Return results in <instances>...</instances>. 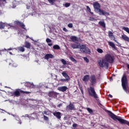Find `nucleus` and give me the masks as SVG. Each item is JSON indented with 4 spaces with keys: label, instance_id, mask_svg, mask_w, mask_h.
Wrapping results in <instances>:
<instances>
[{
    "label": "nucleus",
    "instance_id": "ddd939ff",
    "mask_svg": "<svg viewBox=\"0 0 129 129\" xmlns=\"http://www.w3.org/2000/svg\"><path fill=\"white\" fill-rule=\"evenodd\" d=\"M67 108L70 110H75V106L72 103H70V104L67 106Z\"/></svg>",
    "mask_w": 129,
    "mask_h": 129
},
{
    "label": "nucleus",
    "instance_id": "9b49d317",
    "mask_svg": "<svg viewBox=\"0 0 129 129\" xmlns=\"http://www.w3.org/2000/svg\"><path fill=\"white\" fill-rule=\"evenodd\" d=\"M15 25H18V26H20V27H21V28H22V29H24V30H25L26 31H27V29H26L25 24H24L23 23L19 21H15Z\"/></svg>",
    "mask_w": 129,
    "mask_h": 129
},
{
    "label": "nucleus",
    "instance_id": "f704fd0d",
    "mask_svg": "<svg viewBox=\"0 0 129 129\" xmlns=\"http://www.w3.org/2000/svg\"><path fill=\"white\" fill-rule=\"evenodd\" d=\"M43 117H44V120H49V118L48 117V116L44 115Z\"/></svg>",
    "mask_w": 129,
    "mask_h": 129
},
{
    "label": "nucleus",
    "instance_id": "20e7f679",
    "mask_svg": "<svg viewBox=\"0 0 129 129\" xmlns=\"http://www.w3.org/2000/svg\"><path fill=\"white\" fill-rule=\"evenodd\" d=\"M88 92L89 96H91V97H93L95 99L98 98V95H97L96 92H95L94 87L90 86L89 88H88Z\"/></svg>",
    "mask_w": 129,
    "mask_h": 129
},
{
    "label": "nucleus",
    "instance_id": "8fccbe9b",
    "mask_svg": "<svg viewBox=\"0 0 129 129\" xmlns=\"http://www.w3.org/2000/svg\"><path fill=\"white\" fill-rule=\"evenodd\" d=\"M19 123H20V124H22V122H21V121H20V122H19Z\"/></svg>",
    "mask_w": 129,
    "mask_h": 129
},
{
    "label": "nucleus",
    "instance_id": "4468645a",
    "mask_svg": "<svg viewBox=\"0 0 129 129\" xmlns=\"http://www.w3.org/2000/svg\"><path fill=\"white\" fill-rule=\"evenodd\" d=\"M53 115L56 116V118H58V119H61V112L55 111L53 113Z\"/></svg>",
    "mask_w": 129,
    "mask_h": 129
},
{
    "label": "nucleus",
    "instance_id": "412c9836",
    "mask_svg": "<svg viewBox=\"0 0 129 129\" xmlns=\"http://www.w3.org/2000/svg\"><path fill=\"white\" fill-rule=\"evenodd\" d=\"M99 25H100V26H101V27H102L103 28H104V29H105L106 28V26H105V23H104V21H99Z\"/></svg>",
    "mask_w": 129,
    "mask_h": 129
},
{
    "label": "nucleus",
    "instance_id": "b1692460",
    "mask_svg": "<svg viewBox=\"0 0 129 129\" xmlns=\"http://www.w3.org/2000/svg\"><path fill=\"white\" fill-rule=\"evenodd\" d=\"M53 49H54V50H59L60 49V46L58 45H54L53 46Z\"/></svg>",
    "mask_w": 129,
    "mask_h": 129
},
{
    "label": "nucleus",
    "instance_id": "3c124183",
    "mask_svg": "<svg viewBox=\"0 0 129 129\" xmlns=\"http://www.w3.org/2000/svg\"><path fill=\"white\" fill-rule=\"evenodd\" d=\"M3 120H7V119H4Z\"/></svg>",
    "mask_w": 129,
    "mask_h": 129
},
{
    "label": "nucleus",
    "instance_id": "c85d7f7f",
    "mask_svg": "<svg viewBox=\"0 0 129 129\" xmlns=\"http://www.w3.org/2000/svg\"><path fill=\"white\" fill-rule=\"evenodd\" d=\"M122 30H124V31H125V32H126V33L129 34V28H128L124 27L122 28Z\"/></svg>",
    "mask_w": 129,
    "mask_h": 129
},
{
    "label": "nucleus",
    "instance_id": "bb28decb",
    "mask_svg": "<svg viewBox=\"0 0 129 129\" xmlns=\"http://www.w3.org/2000/svg\"><path fill=\"white\" fill-rule=\"evenodd\" d=\"M18 50L20 51V52H25V48L23 46L19 47Z\"/></svg>",
    "mask_w": 129,
    "mask_h": 129
},
{
    "label": "nucleus",
    "instance_id": "4be33fe9",
    "mask_svg": "<svg viewBox=\"0 0 129 129\" xmlns=\"http://www.w3.org/2000/svg\"><path fill=\"white\" fill-rule=\"evenodd\" d=\"M71 40H72L73 42H76L78 41V39H77V37L75 36H72L71 37Z\"/></svg>",
    "mask_w": 129,
    "mask_h": 129
},
{
    "label": "nucleus",
    "instance_id": "2eb2a0df",
    "mask_svg": "<svg viewBox=\"0 0 129 129\" xmlns=\"http://www.w3.org/2000/svg\"><path fill=\"white\" fill-rule=\"evenodd\" d=\"M5 28L10 29L11 26L9 25H6V24H5L4 23H0V29H5Z\"/></svg>",
    "mask_w": 129,
    "mask_h": 129
},
{
    "label": "nucleus",
    "instance_id": "f3484780",
    "mask_svg": "<svg viewBox=\"0 0 129 129\" xmlns=\"http://www.w3.org/2000/svg\"><path fill=\"white\" fill-rule=\"evenodd\" d=\"M67 89H68V88L66 86H62L59 88V91H61L62 92H65Z\"/></svg>",
    "mask_w": 129,
    "mask_h": 129
},
{
    "label": "nucleus",
    "instance_id": "de8ad7c7",
    "mask_svg": "<svg viewBox=\"0 0 129 129\" xmlns=\"http://www.w3.org/2000/svg\"><path fill=\"white\" fill-rule=\"evenodd\" d=\"M25 116H26L27 117H29V115L26 114V115H25Z\"/></svg>",
    "mask_w": 129,
    "mask_h": 129
},
{
    "label": "nucleus",
    "instance_id": "393cba45",
    "mask_svg": "<svg viewBox=\"0 0 129 129\" xmlns=\"http://www.w3.org/2000/svg\"><path fill=\"white\" fill-rule=\"evenodd\" d=\"M87 11L89 12V13H90L92 15H93V12H91V9H90V8L89 6H86Z\"/></svg>",
    "mask_w": 129,
    "mask_h": 129
},
{
    "label": "nucleus",
    "instance_id": "dca6fc26",
    "mask_svg": "<svg viewBox=\"0 0 129 129\" xmlns=\"http://www.w3.org/2000/svg\"><path fill=\"white\" fill-rule=\"evenodd\" d=\"M54 58V55L53 54L49 53V54H46L44 56V59H46V60H49L50 58Z\"/></svg>",
    "mask_w": 129,
    "mask_h": 129
},
{
    "label": "nucleus",
    "instance_id": "9d476101",
    "mask_svg": "<svg viewBox=\"0 0 129 129\" xmlns=\"http://www.w3.org/2000/svg\"><path fill=\"white\" fill-rule=\"evenodd\" d=\"M108 34V37L109 38H111V40H113V41H114V42L116 43H118L117 40H115V37H114V35H113V33H112V32L109 31Z\"/></svg>",
    "mask_w": 129,
    "mask_h": 129
},
{
    "label": "nucleus",
    "instance_id": "58836bf2",
    "mask_svg": "<svg viewBox=\"0 0 129 129\" xmlns=\"http://www.w3.org/2000/svg\"><path fill=\"white\" fill-rule=\"evenodd\" d=\"M80 90H81V92L82 93V94H84V92H83V89L82 88V87H81L80 88Z\"/></svg>",
    "mask_w": 129,
    "mask_h": 129
},
{
    "label": "nucleus",
    "instance_id": "a18cd8bd",
    "mask_svg": "<svg viewBox=\"0 0 129 129\" xmlns=\"http://www.w3.org/2000/svg\"><path fill=\"white\" fill-rule=\"evenodd\" d=\"M9 54H10V55H13V53H12V52L9 51Z\"/></svg>",
    "mask_w": 129,
    "mask_h": 129
},
{
    "label": "nucleus",
    "instance_id": "4c0bfd02",
    "mask_svg": "<svg viewBox=\"0 0 129 129\" xmlns=\"http://www.w3.org/2000/svg\"><path fill=\"white\" fill-rule=\"evenodd\" d=\"M12 50H13V48H8L7 49H5V51H7V52H9V51H12Z\"/></svg>",
    "mask_w": 129,
    "mask_h": 129
},
{
    "label": "nucleus",
    "instance_id": "a19ab883",
    "mask_svg": "<svg viewBox=\"0 0 129 129\" xmlns=\"http://www.w3.org/2000/svg\"><path fill=\"white\" fill-rule=\"evenodd\" d=\"M73 127H76L77 126V124H76V123H74V124H73Z\"/></svg>",
    "mask_w": 129,
    "mask_h": 129
},
{
    "label": "nucleus",
    "instance_id": "423d86ee",
    "mask_svg": "<svg viewBox=\"0 0 129 129\" xmlns=\"http://www.w3.org/2000/svg\"><path fill=\"white\" fill-rule=\"evenodd\" d=\"M61 74L62 76H63V77L66 78V79H61L60 80H59V81H60L61 82H65L66 81H69V80H70V77H69L68 74L66 73V72H62Z\"/></svg>",
    "mask_w": 129,
    "mask_h": 129
},
{
    "label": "nucleus",
    "instance_id": "aec40b11",
    "mask_svg": "<svg viewBox=\"0 0 129 129\" xmlns=\"http://www.w3.org/2000/svg\"><path fill=\"white\" fill-rule=\"evenodd\" d=\"M89 75H86L85 76H84V78L83 79V81H85L86 82H87L88 80H89Z\"/></svg>",
    "mask_w": 129,
    "mask_h": 129
},
{
    "label": "nucleus",
    "instance_id": "e433bc0d",
    "mask_svg": "<svg viewBox=\"0 0 129 129\" xmlns=\"http://www.w3.org/2000/svg\"><path fill=\"white\" fill-rule=\"evenodd\" d=\"M70 5H71L70 3H66L64 6H65L66 8H68V7H70Z\"/></svg>",
    "mask_w": 129,
    "mask_h": 129
},
{
    "label": "nucleus",
    "instance_id": "0eeeda50",
    "mask_svg": "<svg viewBox=\"0 0 129 129\" xmlns=\"http://www.w3.org/2000/svg\"><path fill=\"white\" fill-rule=\"evenodd\" d=\"M90 82H91V85H92V86H93V85H94V84H96V77H95V75H92L90 76Z\"/></svg>",
    "mask_w": 129,
    "mask_h": 129
},
{
    "label": "nucleus",
    "instance_id": "49530a36",
    "mask_svg": "<svg viewBox=\"0 0 129 129\" xmlns=\"http://www.w3.org/2000/svg\"><path fill=\"white\" fill-rule=\"evenodd\" d=\"M44 114H47V111H44Z\"/></svg>",
    "mask_w": 129,
    "mask_h": 129
},
{
    "label": "nucleus",
    "instance_id": "a878e982",
    "mask_svg": "<svg viewBox=\"0 0 129 129\" xmlns=\"http://www.w3.org/2000/svg\"><path fill=\"white\" fill-rule=\"evenodd\" d=\"M87 110L88 111L89 113L92 114L93 113V110L90 108H86Z\"/></svg>",
    "mask_w": 129,
    "mask_h": 129
},
{
    "label": "nucleus",
    "instance_id": "c756f323",
    "mask_svg": "<svg viewBox=\"0 0 129 129\" xmlns=\"http://www.w3.org/2000/svg\"><path fill=\"white\" fill-rule=\"evenodd\" d=\"M97 51L98 53H100V54L103 53V50L101 48H97Z\"/></svg>",
    "mask_w": 129,
    "mask_h": 129
},
{
    "label": "nucleus",
    "instance_id": "5701e85b",
    "mask_svg": "<svg viewBox=\"0 0 129 129\" xmlns=\"http://www.w3.org/2000/svg\"><path fill=\"white\" fill-rule=\"evenodd\" d=\"M108 44H109V46L112 47V48H113V49H115V48H116L115 45L114 44V43L113 42H112L111 41H109Z\"/></svg>",
    "mask_w": 129,
    "mask_h": 129
},
{
    "label": "nucleus",
    "instance_id": "c03bdc74",
    "mask_svg": "<svg viewBox=\"0 0 129 129\" xmlns=\"http://www.w3.org/2000/svg\"><path fill=\"white\" fill-rule=\"evenodd\" d=\"M109 97H110V98H112V95H111V94H109Z\"/></svg>",
    "mask_w": 129,
    "mask_h": 129
},
{
    "label": "nucleus",
    "instance_id": "39448f33",
    "mask_svg": "<svg viewBox=\"0 0 129 129\" xmlns=\"http://www.w3.org/2000/svg\"><path fill=\"white\" fill-rule=\"evenodd\" d=\"M21 93L22 94H29L31 93L30 92L28 91H25L23 90H16L15 91L13 92L12 93V96H16V97H19L20 95H21Z\"/></svg>",
    "mask_w": 129,
    "mask_h": 129
},
{
    "label": "nucleus",
    "instance_id": "7c9ffc66",
    "mask_svg": "<svg viewBox=\"0 0 129 129\" xmlns=\"http://www.w3.org/2000/svg\"><path fill=\"white\" fill-rule=\"evenodd\" d=\"M49 4L54 5V2H56V0H47Z\"/></svg>",
    "mask_w": 129,
    "mask_h": 129
},
{
    "label": "nucleus",
    "instance_id": "f8f14e48",
    "mask_svg": "<svg viewBox=\"0 0 129 129\" xmlns=\"http://www.w3.org/2000/svg\"><path fill=\"white\" fill-rule=\"evenodd\" d=\"M48 96L49 97H57L58 95V93L54 92V91H50L47 94Z\"/></svg>",
    "mask_w": 129,
    "mask_h": 129
},
{
    "label": "nucleus",
    "instance_id": "79ce46f5",
    "mask_svg": "<svg viewBox=\"0 0 129 129\" xmlns=\"http://www.w3.org/2000/svg\"><path fill=\"white\" fill-rule=\"evenodd\" d=\"M53 45V43H48V45L49 46V47H51V46H52Z\"/></svg>",
    "mask_w": 129,
    "mask_h": 129
},
{
    "label": "nucleus",
    "instance_id": "2f4dec72",
    "mask_svg": "<svg viewBox=\"0 0 129 129\" xmlns=\"http://www.w3.org/2000/svg\"><path fill=\"white\" fill-rule=\"evenodd\" d=\"M61 61L63 65H66V64H67L66 60H65V59H61Z\"/></svg>",
    "mask_w": 129,
    "mask_h": 129
},
{
    "label": "nucleus",
    "instance_id": "a211bd4d",
    "mask_svg": "<svg viewBox=\"0 0 129 129\" xmlns=\"http://www.w3.org/2000/svg\"><path fill=\"white\" fill-rule=\"evenodd\" d=\"M25 48H27V49H31V43H30L28 41L25 42V45L24 46Z\"/></svg>",
    "mask_w": 129,
    "mask_h": 129
},
{
    "label": "nucleus",
    "instance_id": "f257e3e1",
    "mask_svg": "<svg viewBox=\"0 0 129 129\" xmlns=\"http://www.w3.org/2000/svg\"><path fill=\"white\" fill-rule=\"evenodd\" d=\"M114 61L113 56L109 54H107L105 55L104 57L102 59L98 60L99 66L101 68H108L109 66V63L112 64Z\"/></svg>",
    "mask_w": 129,
    "mask_h": 129
},
{
    "label": "nucleus",
    "instance_id": "37998d69",
    "mask_svg": "<svg viewBox=\"0 0 129 129\" xmlns=\"http://www.w3.org/2000/svg\"><path fill=\"white\" fill-rule=\"evenodd\" d=\"M61 106H62V104H59L57 105V107H61Z\"/></svg>",
    "mask_w": 129,
    "mask_h": 129
},
{
    "label": "nucleus",
    "instance_id": "6ab92c4d",
    "mask_svg": "<svg viewBox=\"0 0 129 129\" xmlns=\"http://www.w3.org/2000/svg\"><path fill=\"white\" fill-rule=\"evenodd\" d=\"M121 38L123 40H124V41H125L126 42H129V37H127L126 35L124 34L122 35Z\"/></svg>",
    "mask_w": 129,
    "mask_h": 129
},
{
    "label": "nucleus",
    "instance_id": "6e6552de",
    "mask_svg": "<svg viewBox=\"0 0 129 129\" xmlns=\"http://www.w3.org/2000/svg\"><path fill=\"white\" fill-rule=\"evenodd\" d=\"M93 6L94 7V11L96 13L99 11L100 9V5L98 2H95L93 3Z\"/></svg>",
    "mask_w": 129,
    "mask_h": 129
},
{
    "label": "nucleus",
    "instance_id": "cd10ccee",
    "mask_svg": "<svg viewBox=\"0 0 129 129\" xmlns=\"http://www.w3.org/2000/svg\"><path fill=\"white\" fill-rule=\"evenodd\" d=\"M70 59L71 60V61H72V62H74L75 63H77V60H76L74 57L71 56L70 57Z\"/></svg>",
    "mask_w": 129,
    "mask_h": 129
},
{
    "label": "nucleus",
    "instance_id": "09e8293b",
    "mask_svg": "<svg viewBox=\"0 0 129 129\" xmlns=\"http://www.w3.org/2000/svg\"><path fill=\"white\" fill-rule=\"evenodd\" d=\"M27 85H28V86H29V85H31V84H30V83H27Z\"/></svg>",
    "mask_w": 129,
    "mask_h": 129
},
{
    "label": "nucleus",
    "instance_id": "ea45409f",
    "mask_svg": "<svg viewBox=\"0 0 129 129\" xmlns=\"http://www.w3.org/2000/svg\"><path fill=\"white\" fill-rule=\"evenodd\" d=\"M63 31H64V32H68V30H67V29H66V28L65 27L63 28Z\"/></svg>",
    "mask_w": 129,
    "mask_h": 129
},
{
    "label": "nucleus",
    "instance_id": "72a5a7b5",
    "mask_svg": "<svg viewBox=\"0 0 129 129\" xmlns=\"http://www.w3.org/2000/svg\"><path fill=\"white\" fill-rule=\"evenodd\" d=\"M68 27L69 28H73V24L72 23H69L68 25Z\"/></svg>",
    "mask_w": 129,
    "mask_h": 129
},
{
    "label": "nucleus",
    "instance_id": "1a4fd4ad",
    "mask_svg": "<svg viewBox=\"0 0 129 129\" xmlns=\"http://www.w3.org/2000/svg\"><path fill=\"white\" fill-rule=\"evenodd\" d=\"M97 13H99L100 16H109L110 15L109 13L100 9L97 12Z\"/></svg>",
    "mask_w": 129,
    "mask_h": 129
},
{
    "label": "nucleus",
    "instance_id": "7ed1b4c3",
    "mask_svg": "<svg viewBox=\"0 0 129 129\" xmlns=\"http://www.w3.org/2000/svg\"><path fill=\"white\" fill-rule=\"evenodd\" d=\"M71 46L73 49H80L81 52L82 53L89 54L91 52L90 49H89L88 47H86V45L85 44H82L80 45V44H77L73 43L71 44Z\"/></svg>",
    "mask_w": 129,
    "mask_h": 129
},
{
    "label": "nucleus",
    "instance_id": "c9c22d12",
    "mask_svg": "<svg viewBox=\"0 0 129 129\" xmlns=\"http://www.w3.org/2000/svg\"><path fill=\"white\" fill-rule=\"evenodd\" d=\"M84 59L86 61L87 63H88L89 62V59L86 57H84Z\"/></svg>",
    "mask_w": 129,
    "mask_h": 129
},
{
    "label": "nucleus",
    "instance_id": "473e14b6",
    "mask_svg": "<svg viewBox=\"0 0 129 129\" xmlns=\"http://www.w3.org/2000/svg\"><path fill=\"white\" fill-rule=\"evenodd\" d=\"M46 43H52V40L50 39L49 38H46Z\"/></svg>",
    "mask_w": 129,
    "mask_h": 129
},
{
    "label": "nucleus",
    "instance_id": "f03ea898",
    "mask_svg": "<svg viewBox=\"0 0 129 129\" xmlns=\"http://www.w3.org/2000/svg\"><path fill=\"white\" fill-rule=\"evenodd\" d=\"M106 112H107L109 116L111 117V118H112L113 120H115L116 121V120H118L121 124H127V125H128L129 126V121L123 119L121 118V117L116 116L115 114H114L113 113H112L111 111L109 110H107Z\"/></svg>",
    "mask_w": 129,
    "mask_h": 129
}]
</instances>
